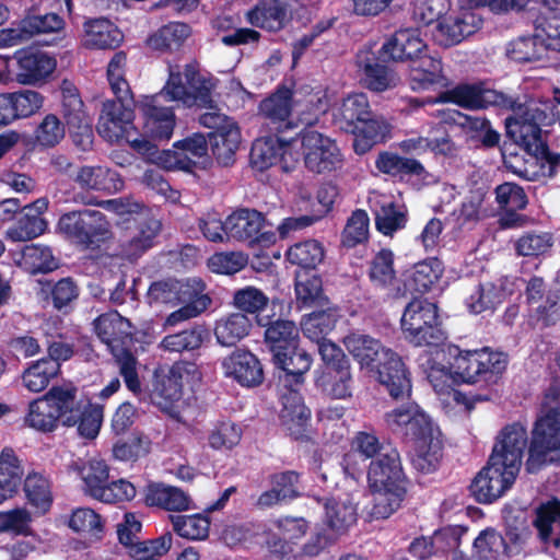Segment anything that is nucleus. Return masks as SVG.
<instances>
[{
    "label": "nucleus",
    "instance_id": "obj_1",
    "mask_svg": "<svg viewBox=\"0 0 560 560\" xmlns=\"http://www.w3.org/2000/svg\"><path fill=\"white\" fill-rule=\"evenodd\" d=\"M273 317H258L257 323L265 327L264 342L276 368V385L282 404L279 416L281 425L295 441H306L310 439L311 410L304 404L301 388L313 359L300 347V329L296 324Z\"/></svg>",
    "mask_w": 560,
    "mask_h": 560
},
{
    "label": "nucleus",
    "instance_id": "obj_2",
    "mask_svg": "<svg viewBox=\"0 0 560 560\" xmlns=\"http://www.w3.org/2000/svg\"><path fill=\"white\" fill-rule=\"evenodd\" d=\"M104 407L93 404L90 398L79 396L73 384L55 385L39 398L28 404L24 424L36 431L48 433L58 428L75 427L78 434L86 440H94L101 430Z\"/></svg>",
    "mask_w": 560,
    "mask_h": 560
},
{
    "label": "nucleus",
    "instance_id": "obj_3",
    "mask_svg": "<svg viewBox=\"0 0 560 560\" xmlns=\"http://www.w3.org/2000/svg\"><path fill=\"white\" fill-rule=\"evenodd\" d=\"M528 443L526 428L506 424L498 434L487 465L471 480L469 495L480 504H491L514 485Z\"/></svg>",
    "mask_w": 560,
    "mask_h": 560
},
{
    "label": "nucleus",
    "instance_id": "obj_4",
    "mask_svg": "<svg viewBox=\"0 0 560 560\" xmlns=\"http://www.w3.org/2000/svg\"><path fill=\"white\" fill-rule=\"evenodd\" d=\"M343 345L361 369L376 374V380L393 400L409 399L412 393L411 373L401 357L381 340L364 334H350Z\"/></svg>",
    "mask_w": 560,
    "mask_h": 560
},
{
    "label": "nucleus",
    "instance_id": "obj_5",
    "mask_svg": "<svg viewBox=\"0 0 560 560\" xmlns=\"http://www.w3.org/2000/svg\"><path fill=\"white\" fill-rule=\"evenodd\" d=\"M446 365L431 366L428 380L435 390L442 389L440 378H451L456 384H497L508 366V355L488 347L463 350L457 345H447L444 350Z\"/></svg>",
    "mask_w": 560,
    "mask_h": 560
},
{
    "label": "nucleus",
    "instance_id": "obj_6",
    "mask_svg": "<svg viewBox=\"0 0 560 560\" xmlns=\"http://www.w3.org/2000/svg\"><path fill=\"white\" fill-rule=\"evenodd\" d=\"M127 54L116 51L107 65V80L115 100L103 102L96 130L108 142H118L136 131L133 94L125 78Z\"/></svg>",
    "mask_w": 560,
    "mask_h": 560
},
{
    "label": "nucleus",
    "instance_id": "obj_7",
    "mask_svg": "<svg viewBox=\"0 0 560 560\" xmlns=\"http://www.w3.org/2000/svg\"><path fill=\"white\" fill-rule=\"evenodd\" d=\"M368 482L376 494L372 515L387 518L398 510L407 493L408 478L396 448L390 447L370 462Z\"/></svg>",
    "mask_w": 560,
    "mask_h": 560
},
{
    "label": "nucleus",
    "instance_id": "obj_8",
    "mask_svg": "<svg viewBox=\"0 0 560 560\" xmlns=\"http://www.w3.org/2000/svg\"><path fill=\"white\" fill-rule=\"evenodd\" d=\"M523 120L505 119L508 135L536 159L541 175L552 178L560 168V153L552 152L542 139L541 126H552L555 114L550 103L533 105ZM527 116V114H525Z\"/></svg>",
    "mask_w": 560,
    "mask_h": 560
},
{
    "label": "nucleus",
    "instance_id": "obj_9",
    "mask_svg": "<svg viewBox=\"0 0 560 560\" xmlns=\"http://www.w3.org/2000/svg\"><path fill=\"white\" fill-rule=\"evenodd\" d=\"M94 325L97 337L114 355L126 387L135 395L140 394L141 382L137 371L138 360L130 349L133 343L131 323L117 312H110L100 315Z\"/></svg>",
    "mask_w": 560,
    "mask_h": 560
},
{
    "label": "nucleus",
    "instance_id": "obj_10",
    "mask_svg": "<svg viewBox=\"0 0 560 560\" xmlns=\"http://www.w3.org/2000/svg\"><path fill=\"white\" fill-rule=\"evenodd\" d=\"M58 233L71 245L84 252H98L113 237L112 224L100 210H71L60 215Z\"/></svg>",
    "mask_w": 560,
    "mask_h": 560
},
{
    "label": "nucleus",
    "instance_id": "obj_11",
    "mask_svg": "<svg viewBox=\"0 0 560 560\" xmlns=\"http://www.w3.org/2000/svg\"><path fill=\"white\" fill-rule=\"evenodd\" d=\"M400 328L405 340L413 347L439 348L447 339V332L436 303L413 298L402 312Z\"/></svg>",
    "mask_w": 560,
    "mask_h": 560
},
{
    "label": "nucleus",
    "instance_id": "obj_12",
    "mask_svg": "<svg viewBox=\"0 0 560 560\" xmlns=\"http://www.w3.org/2000/svg\"><path fill=\"white\" fill-rule=\"evenodd\" d=\"M560 465V410L549 408L537 417L532 429L525 470L537 474L548 466Z\"/></svg>",
    "mask_w": 560,
    "mask_h": 560
},
{
    "label": "nucleus",
    "instance_id": "obj_13",
    "mask_svg": "<svg viewBox=\"0 0 560 560\" xmlns=\"http://www.w3.org/2000/svg\"><path fill=\"white\" fill-rule=\"evenodd\" d=\"M436 103H452L470 110L494 108L500 113L512 112L518 106V95L488 88L482 81L459 83L452 89L441 92Z\"/></svg>",
    "mask_w": 560,
    "mask_h": 560
},
{
    "label": "nucleus",
    "instance_id": "obj_14",
    "mask_svg": "<svg viewBox=\"0 0 560 560\" xmlns=\"http://www.w3.org/2000/svg\"><path fill=\"white\" fill-rule=\"evenodd\" d=\"M318 353L323 361V368L316 376V386L335 399L351 397L353 375L348 355L335 342L320 343Z\"/></svg>",
    "mask_w": 560,
    "mask_h": 560
},
{
    "label": "nucleus",
    "instance_id": "obj_15",
    "mask_svg": "<svg viewBox=\"0 0 560 560\" xmlns=\"http://www.w3.org/2000/svg\"><path fill=\"white\" fill-rule=\"evenodd\" d=\"M317 116L301 119L305 127L298 132L305 167L316 174L331 173L342 167L343 158L335 140L312 129Z\"/></svg>",
    "mask_w": 560,
    "mask_h": 560
},
{
    "label": "nucleus",
    "instance_id": "obj_16",
    "mask_svg": "<svg viewBox=\"0 0 560 560\" xmlns=\"http://www.w3.org/2000/svg\"><path fill=\"white\" fill-rule=\"evenodd\" d=\"M387 429L410 447L433 440V422L415 401H407L384 415Z\"/></svg>",
    "mask_w": 560,
    "mask_h": 560
},
{
    "label": "nucleus",
    "instance_id": "obj_17",
    "mask_svg": "<svg viewBox=\"0 0 560 560\" xmlns=\"http://www.w3.org/2000/svg\"><path fill=\"white\" fill-rule=\"evenodd\" d=\"M211 89L210 80L200 73L198 66L187 63L183 73L170 71L163 92L170 101H182L188 106L195 104L199 107L214 108Z\"/></svg>",
    "mask_w": 560,
    "mask_h": 560
},
{
    "label": "nucleus",
    "instance_id": "obj_18",
    "mask_svg": "<svg viewBox=\"0 0 560 560\" xmlns=\"http://www.w3.org/2000/svg\"><path fill=\"white\" fill-rule=\"evenodd\" d=\"M273 225L266 213L255 208L237 207L226 217L228 240L247 246H267L275 243Z\"/></svg>",
    "mask_w": 560,
    "mask_h": 560
},
{
    "label": "nucleus",
    "instance_id": "obj_19",
    "mask_svg": "<svg viewBox=\"0 0 560 560\" xmlns=\"http://www.w3.org/2000/svg\"><path fill=\"white\" fill-rule=\"evenodd\" d=\"M173 148L174 150H163L159 155V164L165 170L196 174L197 171H206L212 166L208 139L201 132H194L174 142Z\"/></svg>",
    "mask_w": 560,
    "mask_h": 560
},
{
    "label": "nucleus",
    "instance_id": "obj_20",
    "mask_svg": "<svg viewBox=\"0 0 560 560\" xmlns=\"http://www.w3.org/2000/svg\"><path fill=\"white\" fill-rule=\"evenodd\" d=\"M61 116L73 144L88 152L93 148V120L84 109L78 89L69 81L61 84Z\"/></svg>",
    "mask_w": 560,
    "mask_h": 560
},
{
    "label": "nucleus",
    "instance_id": "obj_21",
    "mask_svg": "<svg viewBox=\"0 0 560 560\" xmlns=\"http://www.w3.org/2000/svg\"><path fill=\"white\" fill-rule=\"evenodd\" d=\"M483 24V19L471 10H463L440 20L433 30L435 43L450 48L460 44L467 37L477 33Z\"/></svg>",
    "mask_w": 560,
    "mask_h": 560
},
{
    "label": "nucleus",
    "instance_id": "obj_22",
    "mask_svg": "<svg viewBox=\"0 0 560 560\" xmlns=\"http://www.w3.org/2000/svg\"><path fill=\"white\" fill-rule=\"evenodd\" d=\"M163 97L167 96L162 90L159 94L145 96L138 105L144 119V130L154 141L170 140L176 125L174 108L164 106Z\"/></svg>",
    "mask_w": 560,
    "mask_h": 560
},
{
    "label": "nucleus",
    "instance_id": "obj_23",
    "mask_svg": "<svg viewBox=\"0 0 560 560\" xmlns=\"http://www.w3.org/2000/svg\"><path fill=\"white\" fill-rule=\"evenodd\" d=\"M191 364L176 363L167 371H154L150 398L162 410L171 409L183 397L184 373H190Z\"/></svg>",
    "mask_w": 560,
    "mask_h": 560
},
{
    "label": "nucleus",
    "instance_id": "obj_24",
    "mask_svg": "<svg viewBox=\"0 0 560 560\" xmlns=\"http://www.w3.org/2000/svg\"><path fill=\"white\" fill-rule=\"evenodd\" d=\"M292 106L293 91L287 85L280 84L273 93L259 103L258 109L271 132L283 133L296 127L290 120Z\"/></svg>",
    "mask_w": 560,
    "mask_h": 560
},
{
    "label": "nucleus",
    "instance_id": "obj_25",
    "mask_svg": "<svg viewBox=\"0 0 560 560\" xmlns=\"http://www.w3.org/2000/svg\"><path fill=\"white\" fill-rule=\"evenodd\" d=\"M381 58L392 62H410L419 54L429 51L420 31L413 27L400 28L381 46Z\"/></svg>",
    "mask_w": 560,
    "mask_h": 560
},
{
    "label": "nucleus",
    "instance_id": "obj_26",
    "mask_svg": "<svg viewBox=\"0 0 560 560\" xmlns=\"http://www.w3.org/2000/svg\"><path fill=\"white\" fill-rule=\"evenodd\" d=\"M225 376L233 378L243 387H256L265 380L259 359L249 350L235 349L222 361Z\"/></svg>",
    "mask_w": 560,
    "mask_h": 560
},
{
    "label": "nucleus",
    "instance_id": "obj_27",
    "mask_svg": "<svg viewBox=\"0 0 560 560\" xmlns=\"http://www.w3.org/2000/svg\"><path fill=\"white\" fill-rule=\"evenodd\" d=\"M389 62L381 58V49L377 52L368 49L357 54V66L363 72L362 80L366 89L384 92L396 86V74L387 66Z\"/></svg>",
    "mask_w": 560,
    "mask_h": 560
},
{
    "label": "nucleus",
    "instance_id": "obj_28",
    "mask_svg": "<svg viewBox=\"0 0 560 560\" xmlns=\"http://www.w3.org/2000/svg\"><path fill=\"white\" fill-rule=\"evenodd\" d=\"M15 79L22 84H35L44 81L56 69V59L47 54L34 49L24 48L16 50Z\"/></svg>",
    "mask_w": 560,
    "mask_h": 560
},
{
    "label": "nucleus",
    "instance_id": "obj_29",
    "mask_svg": "<svg viewBox=\"0 0 560 560\" xmlns=\"http://www.w3.org/2000/svg\"><path fill=\"white\" fill-rule=\"evenodd\" d=\"M275 133V137L256 139L253 142L249 161L253 168L264 172L275 165H280L283 171H289L285 155L291 147V140Z\"/></svg>",
    "mask_w": 560,
    "mask_h": 560
},
{
    "label": "nucleus",
    "instance_id": "obj_30",
    "mask_svg": "<svg viewBox=\"0 0 560 560\" xmlns=\"http://www.w3.org/2000/svg\"><path fill=\"white\" fill-rule=\"evenodd\" d=\"M245 19L254 27L277 33L289 22L288 3L282 0H257L245 13Z\"/></svg>",
    "mask_w": 560,
    "mask_h": 560
},
{
    "label": "nucleus",
    "instance_id": "obj_31",
    "mask_svg": "<svg viewBox=\"0 0 560 560\" xmlns=\"http://www.w3.org/2000/svg\"><path fill=\"white\" fill-rule=\"evenodd\" d=\"M408 81L411 90L425 91L434 85H444L446 78L440 58L427 52L419 54L409 62Z\"/></svg>",
    "mask_w": 560,
    "mask_h": 560
},
{
    "label": "nucleus",
    "instance_id": "obj_32",
    "mask_svg": "<svg viewBox=\"0 0 560 560\" xmlns=\"http://www.w3.org/2000/svg\"><path fill=\"white\" fill-rule=\"evenodd\" d=\"M142 500L147 506L172 512L186 511L191 503L190 497L182 489L158 481H149L143 487Z\"/></svg>",
    "mask_w": 560,
    "mask_h": 560
},
{
    "label": "nucleus",
    "instance_id": "obj_33",
    "mask_svg": "<svg viewBox=\"0 0 560 560\" xmlns=\"http://www.w3.org/2000/svg\"><path fill=\"white\" fill-rule=\"evenodd\" d=\"M162 229L160 220L152 215H141L136 220L135 234L121 244V256L129 261L140 258L153 247L154 240Z\"/></svg>",
    "mask_w": 560,
    "mask_h": 560
},
{
    "label": "nucleus",
    "instance_id": "obj_34",
    "mask_svg": "<svg viewBox=\"0 0 560 560\" xmlns=\"http://www.w3.org/2000/svg\"><path fill=\"white\" fill-rule=\"evenodd\" d=\"M74 182L85 190L116 194L124 189L125 182L118 172L106 166H81Z\"/></svg>",
    "mask_w": 560,
    "mask_h": 560
},
{
    "label": "nucleus",
    "instance_id": "obj_35",
    "mask_svg": "<svg viewBox=\"0 0 560 560\" xmlns=\"http://www.w3.org/2000/svg\"><path fill=\"white\" fill-rule=\"evenodd\" d=\"M351 135L354 136V152L363 155L375 144L384 143L390 138L392 125L383 116L374 115L372 112Z\"/></svg>",
    "mask_w": 560,
    "mask_h": 560
},
{
    "label": "nucleus",
    "instance_id": "obj_36",
    "mask_svg": "<svg viewBox=\"0 0 560 560\" xmlns=\"http://www.w3.org/2000/svg\"><path fill=\"white\" fill-rule=\"evenodd\" d=\"M26 504L37 516L47 514L54 503L52 482L46 475L30 471L22 481Z\"/></svg>",
    "mask_w": 560,
    "mask_h": 560
},
{
    "label": "nucleus",
    "instance_id": "obj_37",
    "mask_svg": "<svg viewBox=\"0 0 560 560\" xmlns=\"http://www.w3.org/2000/svg\"><path fill=\"white\" fill-rule=\"evenodd\" d=\"M350 446V452L343 456L342 466L345 471L352 477L362 472V468L358 466V457L363 462L373 460L376 455L380 456L386 451L376 434L368 431H358L351 440Z\"/></svg>",
    "mask_w": 560,
    "mask_h": 560
},
{
    "label": "nucleus",
    "instance_id": "obj_38",
    "mask_svg": "<svg viewBox=\"0 0 560 560\" xmlns=\"http://www.w3.org/2000/svg\"><path fill=\"white\" fill-rule=\"evenodd\" d=\"M38 283L40 284L39 294L43 300L65 314L73 308V304L80 295V288L72 277L60 278L57 281L52 279L39 280Z\"/></svg>",
    "mask_w": 560,
    "mask_h": 560
},
{
    "label": "nucleus",
    "instance_id": "obj_39",
    "mask_svg": "<svg viewBox=\"0 0 560 560\" xmlns=\"http://www.w3.org/2000/svg\"><path fill=\"white\" fill-rule=\"evenodd\" d=\"M23 476L24 468L15 451L3 447L0 452V504L19 494Z\"/></svg>",
    "mask_w": 560,
    "mask_h": 560
},
{
    "label": "nucleus",
    "instance_id": "obj_40",
    "mask_svg": "<svg viewBox=\"0 0 560 560\" xmlns=\"http://www.w3.org/2000/svg\"><path fill=\"white\" fill-rule=\"evenodd\" d=\"M84 45L92 49H116L124 40V34L106 18L84 22Z\"/></svg>",
    "mask_w": 560,
    "mask_h": 560
},
{
    "label": "nucleus",
    "instance_id": "obj_41",
    "mask_svg": "<svg viewBox=\"0 0 560 560\" xmlns=\"http://www.w3.org/2000/svg\"><path fill=\"white\" fill-rule=\"evenodd\" d=\"M190 34L191 27L188 24L170 22L150 34L145 39V45L152 51L171 54L179 50Z\"/></svg>",
    "mask_w": 560,
    "mask_h": 560
},
{
    "label": "nucleus",
    "instance_id": "obj_42",
    "mask_svg": "<svg viewBox=\"0 0 560 560\" xmlns=\"http://www.w3.org/2000/svg\"><path fill=\"white\" fill-rule=\"evenodd\" d=\"M339 318L338 308L327 304L318 310L304 315L302 331L305 337L317 342L318 348L323 342H332L326 337L335 329Z\"/></svg>",
    "mask_w": 560,
    "mask_h": 560
},
{
    "label": "nucleus",
    "instance_id": "obj_43",
    "mask_svg": "<svg viewBox=\"0 0 560 560\" xmlns=\"http://www.w3.org/2000/svg\"><path fill=\"white\" fill-rule=\"evenodd\" d=\"M208 149L220 165L229 166L235 160L241 142V132L236 125L229 124L228 128L210 131L207 136Z\"/></svg>",
    "mask_w": 560,
    "mask_h": 560
},
{
    "label": "nucleus",
    "instance_id": "obj_44",
    "mask_svg": "<svg viewBox=\"0 0 560 560\" xmlns=\"http://www.w3.org/2000/svg\"><path fill=\"white\" fill-rule=\"evenodd\" d=\"M295 295L300 308L323 307L329 304L324 294L323 280L317 271H296Z\"/></svg>",
    "mask_w": 560,
    "mask_h": 560
},
{
    "label": "nucleus",
    "instance_id": "obj_45",
    "mask_svg": "<svg viewBox=\"0 0 560 560\" xmlns=\"http://www.w3.org/2000/svg\"><path fill=\"white\" fill-rule=\"evenodd\" d=\"M252 327V320L246 314L230 313L217 319L214 336L221 346L233 347L249 335Z\"/></svg>",
    "mask_w": 560,
    "mask_h": 560
},
{
    "label": "nucleus",
    "instance_id": "obj_46",
    "mask_svg": "<svg viewBox=\"0 0 560 560\" xmlns=\"http://www.w3.org/2000/svg\"><path fill=\"white\" fill-rule=\"evenodd\" d=\"M441 275L436 259L420 261L402 273L405 291L423 294L431 290Z\"/></svg>",
    "mask_w": 560,
    "mask_h": 560
},
{
    "label": "nucleus",
    "instance_id": "obj_47",
    "mask_svg": "<svg viewBox=\"0 0 560 560\" xmlns=\"http://www.w3.org/2000/svg\"><path fill=\"white\" fill-rule=\"evenodd\" d=\"M494 192L499 207L506 212L502 218V224L506 228L513 226L518 217L516 211L525 209L528 203L524 188L515 183L506 182L497 186Z\"/></svg>",
    "mask_w": 560,
    "mask_h": 560
},
{
    "label": "nucleus",
    "instance_id": "obj_48",
    "mask_svg": "<svg viewBox=\"0 0 560 560\" xmlns=\"http://www.w3.org/2000/svg\"><path fill=\"white\" fill-rule=\"evenodd\" d=\"M551 49L540 35L521 36L509 44L506 54L511 60L518 63H528L548 58Z\"/></svg>",
    "mask_w": 560,
    "mask_h": 560
},
{
    "label": "nucleus",
    "instance_id": "obj_49",
    "mask_svg": "<svg viewBox=\"0 0 560 560\" xmlns=\"http://www.w3.org/2000/svg\"><path fill=\"white\" fill-rule=\"evenodd\" d=\"M85 494L101 501L109 483V467L103 459H90L79 468Z\"/></svg>",
    "mask_w": 560,
    "mask_h": 560
},
{
    "label": "nucleus",
    "instance_id": "obj_50",
    "mask_svg": "<svg viewBox=\"0 0 560 560\" xmlns=\"http://www.w3.org/2000/svg\"><path fill=\"white\" fill-rule=\"evenodd\" d=\"M372 113L369 98L364 93H353L343 98L339 108L340 129L351 133Z\"/></svg>",
    "mask_w": 560,
    "mask_h": 560
},
{
    "label": "nucleus",
    "instance_id": "obj_51",
    "mask_svg": "<svg viewBox=\"0 0 560 560\" xmlns=\"http://www.w3.org/2000/svg\"><path fill=\"white\" fill-rule=\"evenodd\" d=\"M21 266L31 275L48 273L59 267L58 259L47 245L28 244L21 253Z\"/></svg>",
    "mask_w": 560,
    "mask_h": 560
},
{
    "label": "nucleus",
    "instance_id": "obj_52",
    "mask_svg": "<svg viewBox=\"0 0 560 560\" xmlns=\"http://www.w3.org/2000/svg\"><path fill=\"white\" fill-rule=\"evenodd\" d=\"M47 229V221L32 213V207L24 206L16 221L7 230V238L12 242H25L42 235Z\"/></svg>",
    "mask_w": 560,
    "mask_h": 560
},
{
    "label": "nucleus",
    "instance_id": "obj_53",
    "mask_svg": "<svg viewBox=\"0 0 560 560\" xmlns=\"http://www.w3.org/2000/svg\"><path fill=\"white\" fill-rule=\"evenodd\" d=\"M395 255L389 248L380 249L369 261L368 276L374 288L388 289L396 280Z\"/></svg>",
    "mask_w": 560,
    "mask_h": 560
},
{
    "label": "nucleus",
    "instance_id": "obj_54",
    "mask_svg": "<svg viewBox=\"0 0 560 560\" xmlns=\"http://www.w3.org/2000/svg\"><path fill=\"white\" fill-rule=\"evenodd\" d=\"M287 260L299 266V271H316V267L324 260L325 250L316 240H307L289 247L285 253Z\"/></svg>",
    "mask_w": 560,
    "mask_h": 560
},
{
    "label": "nucleus",
    "instance_id": "obj_55",
    "mask_svg": "<svg viewBox=\"0 0 560 560\" xmlns=\"http://www.w3.org/2000/svg\"><path fill=\"white\" fill-rule=\"evenodd\" d=\"M68 526L73 532L88 537L91 541H97L104 535V520L90 508H78L72 511Z\"/></svg>",
    "mask_w": 560,
    "mask_h": 560
},
{
    "label": "nucleus",
    "instance_id": "obj_56",
    "mask_svg": "<svg viewBox=\"0 0 560 560\" xmlns=\"http://www.w3.org/2000/svg\"><path fill=\"white\" fill-rule=\"evenodd\" d=\"M60 374L57 363L43 358L33 361L22 373L23 385L33 393L48 387L50 382Z\"/></svg>",
    "mask_w": 560,
    "mask_h": 560
},
{
    "label": "nucleus",
    "instance_id": "obj_57",
    "mask_svg": "<svg viewBox=\"0 0 560 560\" xmlns=\"http://www.w3.org/2000/svg\"><path fill=\"white\" fill-rule=\"evenodd\" d=\"M371 209L374 214L375 228L383 235H393L405 228L407 217L394 201H377Z\"/></svg>",
    "mask_w": 560,
    "mask_h": 560
},
{
    "label": "nucleus",
    "instance_id": "obj_58",
    "mask_svg": "<svg viewBox=\"0 0 560 560\" xmlns=\"http://www.w3.org/2000/svg\"><path fill=\"white\" fill-rule=\"evenodd\" d=\"M357 508L352 502L327 499L325 518L327 526L337 534H342L357 522Z\"/></svg>",
    "mask_w": 560,
    "mask_h": 560
},
{
    "label": "nucleus",
    "instance_id": "obj_59",
    "mask_svg": "<svg viewBox=\"0 0 560 560\" xmlns=\"http://www.w3.org/2000/svg\"><path fill=\"white\" fill-rule=\"evenodd\" d=\"M534 526L544 542H552L555 547H560V537L552 538V532L558 528L560 532V501L551 500L540 505L536 511Z\"/></svg>",
    "mask_w": 560,
    "mask_h": 560
},
{
    "label": "nucleus",
    "instance_id": "obj_60",
    "mask_svg": "<svg viewBox=\"0 0 560 560\" xmlns=\"http://www.w3.org/2000/svg\"><path fill=\"white\" fill-rule=\"evenodd\" d=\"M506 298L502 287L493 283L478 284L476 290L466 301L468 310L474 314H481L486 311H494Z\"/></svg>",
    "mask_w": 560,
    "mask_h": 560
},
{
    "label": "nucleus",
    "instance_id": "obj_61",
    "mask_svg": "<svg viewBox=\"0 0 560 560\" xmlns=\"http://www.w3.org/2000/svg\"><path fill=\"white\" fill-rule=\"evenodd\" d=\"M205 291L206 283L200 278L176 279L175 306L198 305L205 312L211 304V299Z\"/></svg>",
    "mask_w": 560,
    "mask_h": 560
},
{
    "label": "nucleus",
    "instance_id": "obj_62",
    "mask_svg": "<svg viewBox=\"0 0 560 560\" xmlns=\"http://www.w3.org/2000/svg\"><path fill=\"white\" fill-rule=\"evenodd\" d=\"M170 518L173 530L183 538L203 540L209 536L210 520L201 513L192 515H171Z\"/></svg>",
    "mask_w": 560,
    "mask_h": 560
},
{
    "label": "nucleus",
    "instance_id": "obj_63",
    "mask_svg": "<svg viewBox=\"0 0 560 560\" xmlns=\"http://www.w3.org/2000/svg\"><path fill=\"white\" fill-rule=\"evenodd\" d=\"M207 335V329L195 325L189 329L165 336L161 345L168 352H191L201 347Z\"/></svg>",
    "mask_w": 560,
    "mask_h": 560
},
{
    "label": "nucleus",
    "instance_id": "obj_64",
    "mask_svg": "<svg viewBox=\"0 0 560 560\" xmlns=\"http://www.w3.org/2000/svg\"><path fill=\"white\" fill-rule=\"evenodd\" d=\"M535 32L551 51L560 52V9L548 8L535 19Z\"/></svg>",
    "mask_w": 560,
    "mask_h": 560
}]
</instances>
